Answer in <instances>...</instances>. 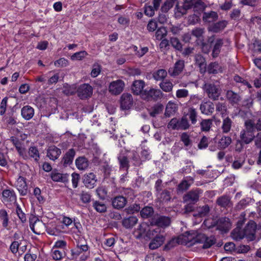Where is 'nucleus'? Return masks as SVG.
Wrapping results in <instances>:
<instances>
[{
	"instance_id": "obj_25",
	"label": "nucleus",
	"mask_w": 261,
	"mask_h": 261,
	"mask_svg": "<svg viewBox=\"0 0 261 261\" xmlns=\"http://www.w3.org/2000/svg\"><path fill=\"white\" fill-rule=\"evenodd\" d=\"M89 247L87 244L80 245L78 243L76 247L71 250L72 258H77L82 253H86L88 250Z\"/></svg>"
},
{
	"instance_id": "obj_54",
	"label": "nucleus",
	"mask_w": 261,
	"mask_h": 261,
	"mask_svg": "<svg viewBox=\"0 0 261 261\" xmlns=\"http://www.w3.org/2000/svg\"><path fill=\"white\" fill-rule=\"evenodd\" d=\"M169 74L171 76H176L179 73V60L176 61L173 67H170L168 70Z\"/></svg>"
},
{
	"instance_id": "obj_13",
	"label": "nucleus",
	"mask_w": 261,
	"mask_h": 261,
	"mask_svg": "<svg viewBox=\"0 0 261 261\" xmlns=\"http://www.w3.org/2000/svg\"><path fill=\"white\" fill-rule=\"evenodd\" d=\"M231 228V223L229 218L221 217L217 219L216 229L225 233L227 232Z\"/></svg>"
},
{
	"instance_id": "obj_46",
	"label": "nucleus",
	"mask_w": 261,
	"mask_h": 261,
	"mask_svg": "<svg viewBox=\"0 0 261 261\" xmlns=\"http://www.w3.org/2000/svg\"><path fill=\"white\" fill-rule=\"evenodd\" d=\"M93 207L97 212L100 213H105L107 210L106 204L99 201H94L93 203Z\"/></svg>"
},
{
	"instance_id": "obj_41",
	"label": "nucleus",
	"mask_w": 261,
	"mask_h": 261,
	"mask_svg": "<svg viewBox=\"0 0 261 261\" xmlns=\"http://www.w3.org/2000/svg\"><path fill=\"white\" fill-rule=\"evenodd\" d=\"M232 124V121L229 117L224 118L221 126L223 133L226 134L229 133L231 129Z\"/></svg>"
},
{
	"instance_id": "obj_34",
	"label": "nucleus",
	"mask_w": 261,
	"mask_h": 261,
	"mask_svg": "<svg viewBox=\"0 0 261 261\" xmlns=\"http://www.w3.org/2000/svg\"><path fill=\"white\" fill-rule=\"evenodd\" d=\"M154 211L152 206H145L140 211V216L143 219H148L153 216Z\"/></svg>"
},
{
	"instance_id": "obj_14",
	"label": "nucleus",
	"mask_w": 261,
	"mask_h": 261,
	"mask_svg": "<svg viewBox=\"0 0 261 261\" xmlns=\"http://www.w3.org/2000/svg\"><path fill=\"white\" fill-rule=\"evenodd\" d=\"M228 21L225 20H222L218 22H214L210 24L207 27V31L210 32L218 33L222 31L227 26Z\"/></svg>"
},
{
	"instance_id": "obj_52",
	"label": "nucleus",
	"mask_w": 261,
	"mask_h": 261,
	"mask_svg": "<svg viewBox=\"0 0 261 261\" xmlns=\"http://www.w3.org/2000/svg\"><path fill=\"white\" fill-rule=\"evenodd\" d=\"M145 261H165L164 258L158 253L148 254L145 257Z\"/></svg>"
},
{
	"instance_id": "obj_6",
	"label": "nucleus",
	"mask_w": 261,
	"mask_h": 261,
	"mask_svg": "<svg viewBox=\"0 0 261 261\" xmlns=\"http://www.w3.org/2000/svg\"><path fill=\"white\" fill-rule=\"evenodd\" d=\"M171 219L169 217L155 215L151 219L150 224L152 227L156 226V228H160L162 229V233L164 232V229L170 225Z\"/></svg>"
},
{
	"instance_id": "obj_55",
	"label": "nucleus",
	"mask_w": 261,
	"mask_h": 261,
	"mask_svg": "<svg viewBox=\"0 0 261 261\" xmlns=\"http://www.w3.org/2000/svg\"><path fill=\"white\" fill-rule=\"evenodd\" d=\"M160 88L165 92H168L172 90L173 84L169 81H162L160 84Z\"/></svg>"
},
{
	"instance_id": "obj_18",
	"label": "nucleus",
	"mask_w": 261,
	"mask_h": 261,
	"mask_svg": "<svg viewBox=\"0 0 261 261\" xmlns=\"http://www.w3.org/2000/svg\"><path fill=\"white\" fill-rule=\"evenodd\" d=\"M3 201L8 203H14L15 204L17 203L16 195L15 192L13 190L5 189L2 192Z\"/></svg>"
},
{
	"instance_id": "obj_33",
	"label": "nucleus",
	"mask_w": 261,
	"mask_h": 261,
	"mask_svg": "<svg viewBox=\"0 0 261 261\" xmlns=\"http://www.w3.org/2000/svg\"><path fill=\"white\" fill-rule=\"evenodd\" d=\"M223 44V40L222 39H217L212 49V56L213 58H216L218 57L221 52V48Z\"/></svg>"
},
{
	"instance_id": "obj_49",
	"label": "nucleus",
	"mask_w": 261,
	"mask_h": 261,
	"mask_svg": "<svg viewBox=\"0 0 261 261\" xmlns=\"http://www.w3.org/2000/svg\"><path fill=\"white\" fill-rule=\"evenodd\" d=\"M212 123L213 121L211 119H202L200 123L201 131H209L212 125Z\"/></svg>"
},
{
	"instance_id": "obj_48",
	"label": "nucleus",
	"mask_w": 261,
	"mask_h": 261,
	"mask_svg": "<svg viewBox=\"0 0 261 261\" xmlns=\"http://www.w3.org/2000/svg\"><path fill=\"white\" fill-rule=\"evenodd\" d=\"M164 109V106L161 103H158L151 108V111L149 115L152 117H155L157 115L162 112Z\"/></svg>"
},
{
	"instance_id": "obj_27",
	"label": "nucleus",
	"mask_w": 261,
	"mask_h": 261,
	"mask_svg": "<svg viewBox=\"0 0 261 261\" xmlns=\"http://www.w3.org/2000/svg\"><path fill=\"white\" fill-rule=\"evenodd\" d=\"M216 203L223 208L230 207L232 206L230 198L227 195H223L218 197L216 200Z\"/></svg>"
},
{
	"instance_id": "obj_38",
	"label": "nucleus",
	"mask_w": 261,
	"mask_h": 261,
	"mask_svg": "<svg viewBox=\"0 0 261 261\" xmlns=\"http://www.w3.org/2000/svg\"><path fill=\"white\" fill-rule=\"evenodd\" d=\"M63 93L67 95H73L77 93V89L74 85H69L65 83L63 85Z\"/></svg>"
},
{
	"instance_id": "obj_20",
	"label": "nucleus",
	"mask_w": 261,
	"mask_h": 261,
	"mask_svg": "<svg viewBox=\"0 0 261 261\" xmlns=\"http://www.w3.org/2000/svg\"><path fill=\"white\" fill-rule=\"evenodd\" d=\"M30 227L34 233L37 234L41 233V231L38 228L40 225H43L42 221H40L38 218L35 216H32L29 218Z\"/></svg>"
},
{
	"instance_id": "obj_31",
	"label": "nucleus",
	"mask_w": 261,
	"mask_h": 261,
	"mask_svg": "<svg viewBox=\"0 0 261 261\" xmlns=\"http://www.w3.org/2000/svg\"><path fill=\"white\" fill-rule=\"evenodd\" d=\"M210 211V206L207 204H205L202 206L197 207L193 215L195 217L202 218L206 216Z\"/></svg>"
},
{
	"instance_id": "obj_61",
	"label": "nucleus",
	"mask_w": 261,
	"mask_h": 261,
	"mask_svg": "<svg viewBox=\"0 0 261 261\" xmlns=\"http://www.w3.org/2000/svg\"><path fill=\"white\" fill-rule=\"evenodd\" d=\"M200 21L199 15L194 14L189 16L188 19V23L190 25H195Z\"/></svg>"
},
{
	"instance_id": "obj_1",
	"label": "nucleus",
	"mask_w": 261,
	"mask_h": 261,
	"mask_svg": "<svg viewBox=\"0 0 261 261\" xmlns=\"http://www.w3.org/2000/svg\"><path fill=\"white\" fill-rule=\"evenodd\" d=\"M162 229L160 228L150 227L146 233V237L152 239L149 244L151 249H155L161 246L165 241V237L162 234Z\"/></svg>"
},
{
	"instance_id": "obj_50",
	"label": "nucleus",
	"mask_w": 261,
	"mask_h": 261,
	"mask_svg": "<svg viewBox=\"0 0 261 261\" xmlns=\"http://www.w3.org/2000/svg\"><path fill=\"white\" fill-rule=\"evenodd\" d=\"M216 242V239L214 236H211L206 237V240L203 242V244L201 247L202 249H207L210 248L212 245H214Z\"/></svg>"
},
{
	"instance_id": "obj_30",
	"label": "nucleus",
	"mask_w": 261,
	"mask_h": 261,
	"mask_svg": "<svg viewBox=\"0 0 261 261\" xmlns=\"http://www.w3.org/2000/svg\"><path fill=\"white\" fill-rule=\"evenodd\" d=\"M75 166L80 170H84L89 166V161L84 156H79L75 161Z\"/></svg>"
},
{
	"instance_id": "obj_62",
	"label": "nucleus",
	"mask_w": 261,
	"mask_h": 261,
	"mask_svg": "<svg viewBox=\"0 0 261 261\" xmlns=\"http://www.w3.org/2000/svg\"><path fill=\"white\" fill-rule=\"evenodd\" d=\"M167 30L164 27H161L159 28L156 33L155 37L156 39L162 40L167 34Z\"/></svg>"
},
{
	"instance_id": "obj_7",
	"label": "nucleus",
	"mask_w": 261,
	"mask_h": 261,
	"mask_svg": "<svg viewBox=\"0 0 261 261\" xmlns=\"http://www.w3.org/2000/svg\"><path fill=\"white\" fill-rule=\"evenodd\" d=\"M203 89L207 94L208 97L213 100L218 99L221 94V90L219 86L215 85L214 84H205Z\"/></svg>"
},
{
	"instance_id": "obj_16",
	"label": "nucleus",
	"mask_w": 261,
	"mask_h": 261,
	"mask_svg": "<svg viewBox=\"0 0 261 261\" xmlns=\"http://www.w3.org/2000/svg\"><path fill=\"white\" fill-rule=\"evenodd\" d=\"M226 97L229 103L232 106L238 105L242 99L239 93L234 92L231 90H229L227 91Z\"/></svg>"
},
{
	"instance_id": "obj_59",
	"label": "nucleus",
	"mask_w": 261,
	"mask_h": 261,
	"mask_svg": "<svg viewBox=\"0 0 261 261\" xmlns=\"http://www.w3.org/2000/svg\"><path fill=\"white\" fill-rule=\"evenodd\" d=\"M217 219L208 218L203 222V224L208 228L211 229L217 226Z\"/></svg>"
},
{
	"instance_id": "obj_42",
	"label": "nucleus",
	"mask_w": 261,
	"mask_h": 261,
	"mask_svg": "<svg viewBox=\"0 0 261 261\" xmlns=\"http://www.w3.org/2000/svg\"><path fill=\"white\" fill-rule=\"evenodd\" d=\"M221 67L217 62L210 63L206 67V71L208 74H216L218 73L219 70Z\"/></svg>"
},
{
	"instance_id": "obj_64",
	"label": "nucleus",
	"mask_w": 261,
	"mask_h": 261,
	"mask_svg": "<svg viewBox=\"0 0 261 261\" xmlns=\"http://www.w3.org/2000/svg\"><path fill=\"white\" fill-rule=\"evenodd\" d=\"M159 194H160V199H161L163 202H168L171 199L170 192L167 190L162 191Z\"/></svg>"
},
{
	"instance_id": "obj_60",
	"label": "nucleus",
	"mask_w": 261,
	"mask_h": 261,
	"mask_svg": "<svg viewBox=\"0 0 261 261\" xmlns=\"http://www.w3.org/2000/svg\"><path fill=\"white\" fill-rule=\"evenodd\" d=\"M190 124L186 115H183L180 118V129L186 130L190 128Z\"/></svg>"
},
{
	"instance_id": "obj_9",
	"label": "nucleus",
	"mask_w": 261,
	"mask_h": 261,
	"mask_svg": "<svg viewBox=\"0 0 261 261\" xmlns=\"http://www.w3.org/2000/svg\"><path fill=\"white\" fill-rule=\"evenodd\" d=\"M82 180L84 186L89 189L94 188L97 182L96 176L93 172L85 174L82 176Z\"/></svg>"
},
{
	"instance_id": "obj_3",
	"label": "nucleus",
	"mask_w": 261,
	"mask_h": 261,
	"mask_svg": "<svg viewBox=\"0 0 261 261\" xmlns=\"http://www.w3.org/2000/svg\"><path fill=\"white\" fill-rule=\"evenodd\" d=\"M182 6L184 10H187L191 8L197 14L200 15L206 8V5L201 0H184Z\"/></svg>"
},
{
	"instance_id": "obj_39",
	"label": "nucleus",
	"mask_w": 261,
	"mask_h": 261,
	"mask_svg": "<svg viewBox=\"0 0 261 261\" xmlns=\"http://www.w3.org/2000/svg\"><path fill=\"white\" fill-rule=\"evenodd\" d=\"M118 160L121 169L127 170L129 167V161L127 157L123 154H121L118 156Z\"/></svg>"
},
{
	"instance_id": "obj_43",
	"label": "nucleus",
	"mask_w": 261,
	"mask_h": 261,
	"mask_svg": "<svg viewBox=\"0 0 261 261\" xmlns=\"http://www.w3.org/2000/svg\"><path fill=\"white\" fill-rule=\"evenodd\" d=\"M167 75V72L166 70L163 69H159L154 71L152 74L153 79L156 81H163Z\"/></svg>"
},
{
	"instance_id": "obj_23",
	"label": "nucleus",
	"mask_w": 261,
	"mask_h": 261,
	"mask_svg": "<svg viewBox=\"0 0 261 261\" xmlns=\"http://www.w3.org/2000/svg\"><path fill=\"white\" fill-rule=\"evenodd\" d=\"M218 14L216 12L211 11L203 13L202 20L205 23H213L218 19Z\"/></svg>"
},
{
	"instance_id": "obj_36",
	"label": "nucleus",
	"mask_w": 261,
	"mask_h": 261,
	"mask_svg": "<svg viewBox=\"0 0 261 261\" xmlns=\"http://www.w3.org/2000/svg\"><path fill=\"white\" fill-rule=\"evenodd\" d=\"M178 107L175 103L169 101L166 106L165 112V116L169 117L174 115Z\"/></svg>"
},
{
	"instance_id": "obj_4",
	"label": "nucleus",
	"mask_w": 261,
	"mask_h": 261,
	"mask_svg": "<svg viewBox=\"0 0 261 261\" xmlns=\"http://www.w3.org/2000/svg\"><path fill=\"white\" fill-rule=\"evenodd\" d=\"M257 224L253 220H249L243 229V237L248 242L255 241Z\"/></svg>"
},
{
	"instance_id": "obj_12",
	"label": "nucleus",
	"mask_w": 261,
	"mask_h": 261,
	"mask_svg": "<svg viewBox=\"0 0 261 261\" xmlns=\"http://www.w3.org/2000/svg\"><path fill=\"white\" fill-rule=\"evenodd\" d=\"M200 190L197 189L192 190L188 192L183 196V201L186 203H196L199 199V195L201 193Z\"/></svg>"
},
{
	"instance_id": "obj_11",
	"label": "nucleus",
	"mask_w": 261,
	"mask_h": 261,
	"mask_svg": "<svg viewBox=\"0 0 261 261\" xmlns=\"http://www.w3.org/2000/svg\"><path fill=\"white\" fill-rule=\"evenodd\" d=\"M125 84L121 80H117L110 83L109 90V92L113 95H118L123 90Z\"/></svg>"
},
{
	"instance_id": "obj_35",
	"label": "nucleus",
	"mask_w": 261,
	"mask_h": 261,
	"mask_svg": "<svg viewBox=\"0 0 261 261\" xmlns=\"http://www.w3.org/2000/svg\"><path fill=\"white\" fill-rule=\"evenodd\" d=\"M183 115H186L188 119H189L192 124H195L197 122V113L195 109L193 108H189L187 112H184Z\"/></svg>"
},
{
	"instance_id": "obj_2",
	"label": "nucleus",
	"mask_w": 261,
	"mask_h": 261,
	"mask_svg": "<svg viewBox=\"0 0 261 261\" xmlns=\"http://www.w3.org/2000/svg\"><path fill=\"white\" fill-rule=\"evenodd\" d=\"M245 129H243L240 133V139L244 143L249 144L255 138L254 129L252 122L250 120H245L244 123Z\"/></svg>"
},
{
	"instance_id": "obj_10",
	"label": "nucleus",
	"mask_w": 261,
	"mask_h": 261,
	"mask_svg": "<svg viewBox=\"0 0 261 261\" xmlns=\"http://www.w3.org/2000/svg\"><path fill=\"white\" fill-rule=\"evenodd\" d=\"M120 109L122 110H127L131 108L133 105L132 95L128 93H123L119 100Z\"/></svg>"
},
{
	"instance_id": "obj_22",
	"label": "nucleus",
	"mask_w": 261,
	"mask_h": 261,
	"mask_svg": "<svg viewBox=\"0 0 261 261\" xmlns=\"http://www.w3.org/2000/svg\"><path fill=\"white\" fill-rule=\"evenodd\" d=\"M195 63L199 67V71L201 74L206 72V64L205 59L201 54H196L195 56Z\"/></svg>"
},
{
	"instance_id": "obj_15",
	"label": "nucleus",
	"mask_w": 261,
	"mask_h": 261,
	"mask_svg": "<svg viewBox=\"0 0 261 261\" xmlns=\"http://www.w3.org/2000/svg\"><path fill=\"white\" fill-rule=\"evenodd\" d=\"M75 154L76 151L75 149L70 148L63 155L61 164L64 167L70 166L72 164Z\"/></svg>"
},
{
	"instance_id": "obj_24",
	"label": "nucleus",
	"mask_w": 261,
	"mask_h": 261,
	"mask_svg": "<svg viewBox=\"0 0 261 261\" xmlns=\"http://www.w3.org/2000/svg\"><path fill=\"white\" fill-rule=\"evenodd\" d=\"M61 154V150L55 145L49 146L47 150V156L51 160L55 161Z\"/></svg>"
},
{
	"instance_id": "obj_40",
	"label": "nucleus",
	"mask_w": 261,
	"mask_h": 261,
	"mask_svg": "<svg viewBox=\"0 0 261 261\" xmlns=\"http://www.w3.org/2000/svg\"><path fill=\"white\" fill-rule=\"evenodd\" d=\"M179 244V236L172 238L164 247V250L168 251Z\"/></svg>"
},
{
	"instance_id": "obj_57",
	"label": "nucleus",
	"mask_w": 261,
	"mask_h": 261,
	"mask_svg": "<svg viewBox=\"0 0 261 261\" xmlns=\"http://www.w3.org/2000/svg\"><path fill=\"white\" fill-rule=\"evenodd\" d=\"M101 170L102 171L105 178L109 177L112 171L111 167L106 162L101 166Z\"/></svg>"
},
{
	"instance_id": "obj_28",
	"label": "nucleus",
	"mask_w": 261,
	"mask_h": 261,
	"mask_svg": "<svg viewBox=\"0 0 261 261\" xmlns=\"http://www.w3.org/2000/svg\"><path fill=\"white\" fill-rule=\"evenodd\" d=\"M200 110L202 114L205 115L211 114L214 111V105L211 101L202 102L200 105Z\"/></svg>"
},
{
	"instance_id": "obj_32",
	"label": "nucleus",
	"mask_w": 261,
	"mask_h": 261,
	"mask_svg": "<svg viewBox=\"0 0 261 261\" xmlns=\"http://www.w3.org/2000/svg\"><path fill=\"white\" fill-rule=\"evenodd\" d=\"M21 115L22 117L27 120H30L34 115V109L30 106H25L23 107L21 110Z\"/></svg>"
},
{
	"instance_id": "obj_58",
	"label": "nucleus",
	"mask_w": 261,
	"mask_h": 261,
	"mask_svg": "<svg viewBox=\"0 0 261 261\" xmlns=\"http://www.w3.org/2000/svg\"><path fill=\"white\" fill-rule=\"evenodd\" d=\"M65 255V252L63 250H60L55 249L52 252V257L54 260H61Z\"/></svg>"
},
{
	"instance_id": "obj_17",
	"label": "nucleus",
	"mask_w": 261,
	"mask_h": 261,
	"mask_svg": "<svg viewBox=\"0 0 261 261\" xmlns=\"http://www.w3.org/2000/svg\"><path fill=\"white\" fill-rule=\"evenodd\" d=\"M50 177L51 179L55 182H61L63 183L68 182L69 174L59 173L57 170H54L51 172Z\"/></svg>"
},
{
	"instance_id": "obj_26",
	"label": "nucleus",
	"mask_w": 261,
	"mask_h": 261,
	"mask_svg": "<svg viewBox=\"0 0 261 261\" xmlns=\"http://www.w3.org/2000/svg\"><path fill=\"white\" fill-rule=\"evenodd\" d=\"M138 221V219L136 216H130L122 220V225L126 229L132 228L137 223Z\"/></svg>"
},
{
	"instance_id": "obj_56",
	"label": "nucleus",
	"mask_w": 261,
	"mask_h": 261,
	"mask_svg": "<svg viewBox=\"0 0 261 261\" xmlns=\"http://www.w3.org/2000/svg\"><path fill=\"white\" fill-rule=\"evenodd\" d=\"M169 129H179V120L177 118L172 119L167 125Z\"/></svg>"
},
{
	"instance_id": "obj_44",
	"label": "nucleus",
	"mask_w": 261,
	"mask_h": 261,
	"mask_svg": "<svg viewBox=\"0 0 261 261\" xmlns=\"http://www.w3.org/2000/svg\"><path fill=\"white\" fill-rule=\"evenodd\" d=\"M28 154L30 158H33L36 162H38L40 159V154L38 148L35 146H31L29 148Z\"/></svg>"
},
{
	"instance_id": "obj_53",
	"label": "nucleus",
	"mask_w": 261,
	"mask_h": 261,
	"mask_svg": "<svg viewBox=\"0 0 261 261\" xmlns=\"http://www.w3.org/2000/svg\"><path fill=\"white\" fill-rule=\"evenodd\" d=\"M176 0H167L162 6L161 10L163 13L167 12L172 8Z\"/></svg>"
},
{
	"instance_id": "obj_63",
	"label": "nucleus",
	"mask_w": 261,
	"mask_h": 261,
	"mask_svg": "<svg viewBox=\"0 0 261 261\" xmlns=\"http://www.w3.org/2000/svg\"><path fill=\"white\" fill-rule=\"evenodd\" d=\"M16 213L22 223H24L27 221L25 214L22 212L21 208L20 207L18 203H16Z\"/></svg>"
},
{
	"instance_id": "obj_21",
	"label": "nucleus",
	"mask_w": 261,
	"mask_h": 261,
	"mask_svg": "<svg viewBox=\"0 0 261 261\" xmlns=\"http://www.w3.org/2000/svg\"><path fill=\"white\" fill-rule=\"evenodd\" d=\"M16 187L21 196L27 195L28 192V186L24 177L21 176H19L17 181Z\"/></svg>"
},
{
	"instance_id": "obj_19",
	"label": "nucleus",
	"mask_w": 261,
	"mask_h": 261,
	"mask_svg": "<svg viewBox=\"0 0 261 261\" xmlns=\"http://www.w3.org/2000/svg\"><path fill=\"white\" fill-rule=\"evenodd\" d=\"M113 207L117 210L123 208L127 203V199L123 196H117L111 199Z\"/></svg>"
},
{
	"instance_id": "obj_45",
	"label": "nucleus",
	"mask_w": 261,
	"mask_h": 261,
	"mask_svg": "<svg viewBox=\"0 0 261 261\" xmlns=\"http://www.w3.org/2000/svg\"><path fill=\"white\" fill-rule=\"evenodd\" d=\"M232 142L231 138L228 136H223L218 142V145L221 149H225L227 148Z\"/></svg>"
},
{
	"instance_id": "obj_29",
	"label": "nucleus",
	"mask_w": 261,
	"mask_h": 261,
	"mask_svg": "<svg viewBox=\"0 0 261 261\" xmlns=\"http://www.w3.org/2000/svg\"><path fill=\"white\" fill-rule=\"evenodd\" d=\"M145 86V83L142 80L135 81L132 86V90L134 94L141 95L143 89Z\"/></svg>"
},
{
	"instance_id": "obj_37",
	"label": "nucleus",
	"mask_w": 261,
	"mask_h": 261,
	"mask_svg": "<svg viewBox=\"0 0 261 261\" xmlns=\"http://www.w3.org/2000/svg\"><path fill=\"white\" fill-rule=\"evenodd\" d=\"M194 178L191 176L184 177L180 182V191H186L194 182Z\"/></svg>"
},
{
	"instance_id": "obj_5",
	"label": "nucleus",
	"mask_w": 261,
	"mask_h": 261,
	"mask_svg": "<svg viewBox=\"0 0 261 261\" xmlns=\"http://www.w3.org/2000/svg\"><path fill=\"white\" fill-rule=\"evenodd\" d=\"M162 97L163 93L160 89H146L141 93V98L147 101H156Z\"/></svg>"
},
{
	"instance_id": "obj_47",
	"label": "nucleus",
	"mask_w": 261,
	"mask_h": 261,
	"mask_svg": "<svg viewBox=\"0 0 261 261\" xmlns=\"http://www.w3.org/2000/svg\"><path fill=\"white\" fill-rule=\"evenodd\" d=\"M141 206L139 204L134 203L125 209V212L127 214H134L135 213H140Z\"/></svg>"
},
{
	"instance_id": "obj_51",
	"label": "nucleus",
	"mask_w": 261,
	"mask_h": 261,
	"mask_svg": "<svg viewBox=\"0 0 261 261\" xmlns=\"http://www.w3.org/2000/svg\"><path fill=\"white\" fill-rule=\"evenodd\" d=\"M180 140L187 147L190 148L192 146V141L190 139V136L187 133H183L181 135Z\"/></svg>"
},
{
	"instance_id": "obj_8",
	"label": "nucleus",
	"mask_w": 261,
	"mask_h": 261,
	"mask_svg": "<svg viewBox=\"0 0 261 261\" xmlns=\"http://www.w3.org/2000/svg\"><path fill=\"white\" fill-rule=\"evenodd\" d=\"M93 87L89 84H83L77 88V95L81 99H86L93 94Z\"/></svg>"
}]
</instances>
